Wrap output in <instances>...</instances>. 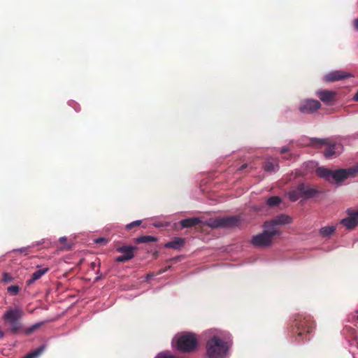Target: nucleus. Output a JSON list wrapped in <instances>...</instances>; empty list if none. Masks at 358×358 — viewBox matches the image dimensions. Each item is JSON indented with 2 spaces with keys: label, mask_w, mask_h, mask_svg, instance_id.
I'll use <instances>...</instances> for the list:
<instances>
[{
  "label": "nucleus",
  "mask_w": 358,
  "mask_h": 358,
  "mask_svg": "<svg viewBox=\"0 0 358 358\" xmlns=\"http://www.w3.org/2000/svg\"><path fill=\"white\" fill-rule=\"evenodd\" d=\"M357 348H358V339H357Z\"/></svg>",
  "instance_id": "41"
},
{
  "label": "nucleus",
  "mask_w": 358,
  "mask_h": 358,
  "mask_svg": "<svg viewBox=\"0 0 358 358\" xmlns=\"http://www.w3.org/2000/svg\"><path fill=\"white\" fill-rule=\"evenodd\" d=\"M185 245V239L182 238L176 237L171 241H169L165 244V247L167 248L180 249Z\"/></svg>",
  "instance_id": "17"
},
{
  "label": "nucleus",
  "mask_w": 358,
  "mask_h": 358,
  "mask_svg": "<svg viewBox=\"0 0 358 358\" xmlns=\"http://www.w3.org/2000/svg\"><path fill=\"white\" fill-rule=\"evenodd\" d=\"M354 99L357 101H358V92L356 93V94L354 96Z\"/></svg>",
  "instance_id": "38"
},
{
  "label": "nucleus",
  "mask_w": 358,
  "mask_h": 358,
  "mask_svg": "<svg viewBox=\"0 0 358 358\" xmlns=\"http://www.w3.org/2000/svg\"><path fill=\"white\" fill-rule=\"evenodd\" d=\"M45 349V345H43L34 350L30 352L22 358H37L44 352Z\"/></svg>",
  "instance_id": "19"
},
{
  "label": "nucleus",
  "mask_w": 358,
  "mask_h": 358,
  "mask_svg": "<svg viewBox=\"0 0 358 358\" xmlns=\"http://www.w3.org/2000/svg\"><path fill=\"white\" fill-rule=\"evenodd\" d=\"M4 336V334L3 332L1 331V329H0V338H3Z\"/></svg>",
  "instance_id": "39"
},
{
  "label": "nucleus",
  "mask_w": 358,
  "mask_h": 358,
  "mask_svg": "<svg viewBox=\"0 0 358 358\" xmlns=\"http://www.w3.org/2000/svg\"><path fill=\"white\" fill-rule=\"evenodd\" d=\"M136 250V247L129 245H121L116 248L117 252L122 253L124 255H130L131 259L134 257V251Z\"/></svg>",
  "instance_id": "15"
},
{
  "label": "nucleus",
  "mask_w": 358,
  "mask_h": 358,
  "mask_svg": "<svg viewBox=\"0 0 358 358\" xmlns=\"http://www.w3.org/2000/svg\"><path fill=\"white\" fill-rule=\"evenodd\" d=\"M321 107L320 103L315 99H305L300 103L299 110L301 113L310 114Z\"/></svg>",
  "instance_id": "9"
},
{
  "label": "nucleus",
  "mask_w": 358,
  "mask_h": 358,
  "mask_svg": "<svg viewBox=\"0 0 358 358\" xmlns=\"http://www.w3.org/2000/svg\"><path fill=\"white\" fill-rule=\"evenodd\" d=\"M281 203V199L278 196H273L267 199L266 204L270 207H274Z\"/></svg>",
  "instance_id": "22"
},
{
  "label": "nucleus",
  "mask_w": 358,
  "mask_h": 358,
  "mask_svg": "<svg viewBox=\"0 0 358 358\" xmlns=\"http://www.w3.org/2000/svg\"><path fill=\"white\" fill-rule=\"evenodd\" d=\"M276 168H278V165L270 161L266 162L264 165L266 171H275Z\"/></svg>",
  "instance_id": "24"
},
{
  "label": "nucleus",
  "mask_w": 358,
  "mask_h": 358,
  "mask_svg": "<svg viewBox=\"0 0 358 358\" xmlns=\"http://www.w3.org/2000/svg\"><path fill=\"white\" fill-rule=\"evenodd\" d=\"M131 259V256L129 255H122L121 256H119L117 257L116 259H115V261L117 262H125L127 261H129Z\"/></svg>",
  "instance_id": "29"
},
{
  "label": "nucleus",
  "mask_w": 358,
  "mask_h": 358,
  "mask_svg": "<svg viewBox=\"0 0 358 358\" xmlns=\"http://www.w3.org/2000/svg\"><path fill=\"white\" fill-rule=\"evenodd\" d=\"M346 213L348 217L341 220L340 223L347 229H352L358 224V210L348 208Z\"/></svg>",
  "instance_id": "10"
},
{
  "label": "nucleus",
  "mask_w": 358,
  "mask_h": 358,
  "mask_svg": "<svg viewBox=\"0 0 358 358\" xmlns=\"http://www.w3.org/2000/svg\"><path fill=\"white\" fill-rule=\"evenodd\" d=\"M317 176L328 181L342 182L350 176L355 177L358 173V169L350 167L331 171L324 167H319L316 170Z\"/></svg>",
  "instance_id": "2"
},
{
  "label": "nucleus",
  "mask_w": 358,
  "mask_h": 358,
  "mask_svg": "<svg viewBox=\"0 0 358 358\" xmlns=\"http://www.w3.org/2000/svg\"><path fill=\"white\" fill-rule=\"evenodd\" d=\"M97 266L96 263V262H92L91 264H90V266L92 268V269L94 270L95 269V267Z\"/></svg>",
  "instance_id": "36"
},
{
  "label": "nucleus",
  "mask_w": 358,
  "mask_h": 358,
  "mask_svg": "<svg viewBox=\"0 0 358 358\" xmlns=\"http://www.w3.org/2000/svg\"><path fill=\"white\" fill-rule=\"evenodd\" d=\"M298 189L301 192L302 197L304 199H310L315 196L318 191L311 187L309 185H306L304 183H301L298 185Z\"/></svg>",
  "instance_id": "13"
},
{
  "label": "nucleus",
  "mask_w": 358,
  "mask_h": 358,
  "mask_svg": "<svg viewBox=\"0 0 358 358\" xmlns=\"http://www.w3.org/2000/svg\"><path fill=\"white\" fill-rule=\"evenodd\" d=\"M247 167H248V164H243V165L240 167L239 170H240V171H243V170H244L245 169H246Z\"/></svg>",
  "instance_id": "35"
},
{
  "label": "nucleus",
  "mask_w": 358,
  "mask_h": 358,
  "mask_svg": "<svg viewBox=\"0 0 358 358\" xmlns=\"http://www.w3.org/2000/svg\"><path fill=\"white\" fill-rule=\"evenodd\" d=\"M206 352L210 358L222 357L227 352V343L221 338L214 336L208 341Z\"/></svg>",
  "instance_id": "5"
},
{
  "label": "nucleus",
  "mask_w": 358,
  "mask_h": 358,
  "mask_svg": "<svg viewBox=\"0 0 358 358\" xmlns=\"http://www.w3.org/2000/svg\"><path fill=\"white\" fill-rule=\"evenodd\" d=\"M336 226H326L320 229V234L322 237H328L336 231Z\"/></svg>",
  "instance_id": "20"
},
{
  "label": "nucleus",
  "mask_w": 358,
  "mask_h": 358,
  "mask_svg": "<svg viewBox=\"0 0 358 358\" xmlns=\"http://www.w3.org/2000/svg\"><path fill=\"white\" fill-rule=\"evenodd\" d=\"M20 290V287L18 285H11L7 288V291L13 296L17 295Z\"/></svg>",
  "instance_id": "26"
},
{
  "label": "nucleus",
  "mask_w": 358,
  "mask_h": 358,
  "mask_svg": "<svg viewBox=\"0 0 358 358\" xmlns=\"http://www.w3.org/2000/svg\"><path fill=\"white\" fill-rule=\"evenodd\" d=\"M310 144L315 147L320 148L325 145L324 155L326 158H332L339 155L343 151V145L331 141L330 138H311Z\"/></svg>",
  "instance_id": "4"
},
{
  "label": "nucleus",
  "mask_w": 358,
  "mask_h": 358,
  "mask_svg": "<svg viewBox=\"0 0 358 358\" xmlns=\"http://www.w3.org/2000/svg\"><path fill=\"white\" fill-rule=\"evenodd\" d=\"M101 276H98V277H96V278H95V280H96V281H98L99 280H100V279H101Z\"/></svg>",
  "instance_id": "40"
},
{
  "label": "nucleus",
  "mask_w": 358,
  "mask_h": 358,
  "mask_svg": "<svg viewBox=\"0 0 358 358\" xmlns=\"http://www.w3.org/2000/svg\"><path fill=\"white\" fill-rule=\"evenodd\" d=\"M157 241V238L152 236H142L138 237L135 239V243H147L150 242H155Z\"/></svg>",
  "instance_id": "21"
},
{
  "label": "nucleus",
  "mask_w": 358,
  "mask_h": 358,
  "mask_svg": "<svg viewBox=\"0 0 358 358\" xmlns=\"http://www.w3.org/2000/svg\"><path fill=\"white\" fill-rule=\"evenodd\" d=\"M29 249V247L27 248H22L20 249H18L17 250L20 251V252H25L27 251V250Z\"/></svg>",
  "instance_id": "33"
},
{
  "label": "nucleus",
  "mask_w": 358,
  "mask_h": 358,
  "mask_svg": "<svg viewBox=\"0 0 358 358\" xmlns=\"http://www.w3.org/2000/svg\"><path fill=\"white\" fill-rule=\"evenodd\" d=\"M288 150H288V148H287L284 147V148H282L281 149L280 152H281L282 154H284V153H285V152H288Z\"/></svg>",
  "instance_id": "34"
},
{
  "label": "nucleus",
  "mask_w": 358,
  "mask_h": 358,
  "mask_svg": "<svg viewBox=\"0 0 358 358\" xmlns=\"http://www.w3.org/2000/svg\"><path fill=\"white\" fill-rule=\"evenodd\" d=\"M289 198L292 201H296L299 198L302 197L301 192L298 189V186L296 189L290 191L288 194Z\"/></svg>",
  "instance_id": "23"
},
{
  "label": "nucleus",
  "mask_w": 358,
  "mask_h": 358,
  "mask_svg": "<svg viewBox=\"0 0 358 358\" xmlns=\"http://www.w3.org/2000/svg\"><path fill=\"white\" fill-rule=\"evenodd\" d=\"M13 277L8 273H4L3 274V278H2V281L4 282H11L13 280Z\"/></svg>",
  "instance_id": "30"
},
{
  "label": "nucleus",
  "mask_w": 358,
  "mask_h": 358,
  "mask_svg": "<svg viewBox=\"0 0 358 358\" xmlns=\"http://www.w3.org/2000/svg\"><path fill=\"white\" fill-rule=\"evenodd\" d=\"M351 75L342 71L330 72L325 75L324 80L327 82H334L350 78Z\"/></svg>",
  "instance_id": "12"
},
{
  "label": "nucleus",
  "mask_w": 358,
  "mask_h": 358,
  "mask_svg": "<svg viewBox=\"0 0 358 358\" xmlns=\"http://www.w3.org/2000/svg\"><path fill=\"white\" fill-rule=\"evenodd\" d=\"M42 324H43L42 322L36 323V324H33L32 326H31L30 327L27 328L24 330L25 334L29 335V334H32L34 331H36L39 327H41Z\"/></svg>",
  "instance_id": "25"
},
{
  "label": "nucleus",
  "mask_w": 358,
  "mask_h": 358,
  "mask_svg": "<svg viewBox=\"0 0 358 358\" xmlns=\"http://www.w3.org/2000/svg\"><path fill=\"white\" fill-rule=\"evenodd\" d=\"M315 327V322L310 316L298 315L293 322L292 334H296V341L298 342L304 339L309 340V338H307V334L311 333Z\"/></svg>",
  "instance_id": "1"
},
{
  "label": "nucleus",
  "mask_w": 358,
  "mask_h": 358,
  "mask_svg": "<svg viewBox=\"0 0 358 358\" xmlns=\"http://www.w3.org/2000/svg\"><path fill=\"white\" fill-rule=\"evenodd\" d=\"M94 242L96 244L105 245L108 243V240L104 238H98L95 239Z\"/></svg>",
  "instance_id": "31"
},
{
  "label": "nucleus",
  "mask_w": 358,
  "mask_h": 358,
  "mask_svg": "<svg viewBox=\"0 0 358 358\" xmlns=\"http://www.w3.org/2000/svg\"><path fill=\"white\" fill-rule=\"evenodd\" d=\"M176 348L184 353H190L196 350L198 339L196 334L191 332H183L176 336Z\"/></svg>",
  "instance_id": "3"
},
{
  "label": "nucleus",
  "mask_w": 358,
  "mask_h": 358,
  "mask_svg": "<svg viewBox=\"0 0 358 358\" xmlns=\"http://www.w3.org/2000/svg\"><path fill=\"white\" fill-rule=\"evenodd\" d=\"M239 218L237 216L220 217L215 220V227H233L239 223Z\"/></svg>",
  "instance_id": "11"
},
{
  "label": "nucleus",
  "mask_w": 358,
  "mask_h": 358,
  "mask_svg": "<svg viewBox=\"0 0 358 358\" xmlns=\"http://www.w3.org/2000/svg\"><path fill=\"white\" fill-rule=\"evenodd\" d=\"M49 270L48 268H44L43 269H38L34 272L31 275V278L27 280V284L31 285L34 283L36 280L41 278L44 274H45Z\"/></svg>",
  "instance_id": "18"
},
{
  "label": "nucleus",
  "mask_w": 358,
  "mask_h": 358,
  "mask_svg": "<svg viewBox=\"0 0 358 358\" xmlns=\"http://www.w3.org/2000/svg\"><path fill=\"white\" fill-rule=\"evenodd\" d=\"M141 220H136L126 225V229L131 230L134 227H138L141 224Z\"/></svg>",
  "instance_id": "27"
},
{
  "label": "nucleus",
  "mask_w": 358,
  "mask_h": 358,
  "mask_svg": "<svg viewBox=\"0 0 358 358\" xmlns=\"http://www.w3.org/2000/svg\"><path fill=\"white\" fill-rule=\"evenodd\" d=\"M354 27L356 30H358V17L354 21Z\"/></svg>",
  "instance_id": "32"
},
{
  "label": "nucleus",
  "mask_w": 358,
  "mask_h": 358,
  "mask_svg": "<svg viewBox=\"0 0 358 358\" xmlns=\"http://www.w3.org/2000/svg\"><path fill=\"white\" fill-rule=\"evenodd\" d=\"M318 98L326 103H331L335 100L336 93L329 90H322L317 93Z\"/></svg>",
  "instance_id": "14"
},
{
  "label": "nucleus",
  "mask_w": 358,
  "mask_h": 358,
  "mask_svg": "<svg viewBox=\"0 0 358 358\" xmlns=\"http://www.w3.org/2000/svg\"><path fill=\"white\" fill-rule=\"evenodd\" d=\"M276 231L265 229V230L256 236H254L251 240V243L256 247L269 246L273 237L276 235Z\"/></svg>",
  "instance_id": "7"
},
{
  "label": "nucleus",
  "mask_w": 358,
  "mask_h": 358,
  "mask_svg": "<svg viewBox=\"0 0 358 358\" xmlns=\"http://www.w3.org/2000/svg\"><path fill=\"white\" fill-rule=\"evenodd\" d=\"M23 315V311L19 308L9 309L3 314V319L10 324V331L12 334H15L22 329V324L19 320Z\"/></svg>",
  "instance_id": "6"
},
{
  "label": "nucleus",
  "mask_w": 358,
  "mask_h": 358,
  "mask_svg": "<svg viewBox=\"0 0 358 358\" xmlns=\"http://www.w3.org/2000/svg\"><path fill=\"white\" fill-rule=\"evenodd\" d=\"M59 241L61 243H64V242H65L66 241V237H61V238H59Z\"/></svg>",
  "instance_id": "37"
},
{
  "label": "nucleus",
  "mask_w": 358,
  "mask_h": 358,
  "mask_svg": "<svg viewBox=\"0 0 358 358\" xmlns=\"http://www.w3.org/2000/svg\"><path fill=\"white\" fill-rule=\"evenodd\" d=\"M201 222L199 217H189L182 220L180 224L182 228H189L199 224Z\"/></svg>",
  "instance_id": "16"
},
{
  "label": "nucleus",
  "mask_w": 358,
  "mask_h": 358,
  "mask_svg": "<svg viewBox=\"0 0 358 358\" xmlns=\"http://www.w3.org/2000/svg\"><path fill=\"white\" fill-rule=\"evenodd\" d=\"M155 358H177L169 352H164L157 355Z\"/></svg>",
  "instance_id": "28"
},
{
  "label": "nucleus",
  "mask_w": 358,
  "mask_h": 358,
  "mask_svg": "<svg viewBox=\"0 0 358 358\" xmlns=\"http://www.w3.org/2000/svg\"><path fill=\"white\" fill-rule=\"evenodd\" d=\"M292 222V218L291 217L285 214H280L271 220L266 221L264 224V227L276 231V235H279L280 231L278 229V226L290 224Z\"/></svg>",
  "instance_id": "8"
}]
</instances>
